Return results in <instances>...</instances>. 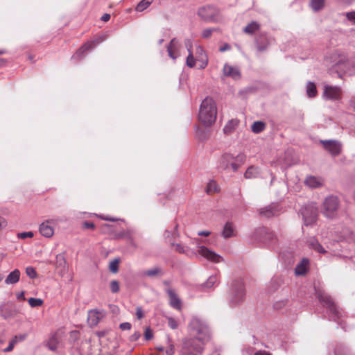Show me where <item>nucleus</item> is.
<instances>
[{"label":"nucleus","mask_w":355,"mask_h":355,"mask_svg":"<svg viewBox=\"0 0 355 355\" xmlns=\"http://www.w3.org/2000/svg\"><path fill=\"white\" fill-rule=\"evenodd\" d=\"M213 29L211 28H207V29H205L202 33V36L204 37V38H208L211 36L212 32H213Z\"/></svg>","instance_id":"nucleus-56"},{"label":"nucleus","mask_w":355,"mask_h":355,"mask_svg":"<svg viewBox=\"0 0 355 355\" xmlns=\"http://www.w3.org/2000/svg\"><path fill=\"white\" fill-rule=\"evenodd\" d=\"M132 230L128 229L126 230L121 231L115 234L116 239L125 238L128 240H132Z\"/></svg>","instance_id":"nucleus-36"},{"label":"nucleus","mask_w":355,"mask_h":355,"mask_svg":"<svg viewBox=\"0 0 355 355\" xmlns=\"http://www.w3.org/2000/svg\"><path fill=\"white\" fill-rule=\"evenodd\" d=\"M198 252L202 257L215 263H218L222 260V257L219 254L203 245L199 246Z\"/></svg>","instance_id":"nucleus-17"},{"label":"nucleus","mask_w":355,"mask_h":355,"mask_svg":"<svg viewBox=\"0 0 355 355\" xmlns=\"http://www.w3.org/2000/svg\"><path fill=\"white\" fill-rule=\"evenodd\" d=\"M119 263V259H114L110 263L109 269L112 272L116 273L118 272Z\"/></svg>","instance_id":"nucleus-41"},{"label":"nucleus","mask_w":355,"mask_h":355,"mask_svg":"<svg viewBox=\"0 0 355 355\" xmlns=\"http://www.w3.org/2000/svg\"><path fill=\"white\" fill-rule=\"evenodd\" d=\"M58 340L55 338V336H52L49 339L47 346L50 350L55 352L58 349Z\"/></svg>","instance_id":"nucleus-40"},{"label":"nucleus","mask_w":355,"mask_h":355,"mask_svg":"<svg viewBox=\"0 0 355 355\" xmlns=\"http://www.w3.org/2000/svg\"><path fill=\"white\" fill-rule=\"evenodd\" d=\"M49 220L42 223L39 227L40 234L46 237H51L54 234L53 228L49 224Z\"/></svg>","instance_id":"nucleus-22"},{"label":"nucleus","mask_w":355,"mask_h":355,"mask_svg":"<svg viewBox=\"0 0 355 355\" xmlns=\"http://www.w3.org/2000/svg\"><path fill=\"white\" fill-rule=\"evenodd\" d=\"M172 245L174 246L175 251L180 252V253H185L186 250L184 249V247L180 243H172Z\"/></svg>","instance_id":"nucleus-50"},{"label":"nucleus","mask_w":355,"mask_h":355,"mask_svg":"<svg viewBox=\"0 0 355 355\" xmlns=\"http://www.w3.org/2000/svg\"><path fill=\"white\" fill-rule=\"evenodd\" d=\"M188 331L192 337L198 338L201 342L209 341L211 338L210 329L203 319L193 317L188 324Z\"/></svg>","instance_id":"nucleus-2"},{"label":"nucleus","mask_w":355,"mask_h":355,"mask_svg":"<svg viewBox=\"0 0 355 355\" xmlns=\"http://www.w3.org/2000/svg\"><path fill=\"white\" fill-rule=\"evenodd\" d=\"M18 341V338L17 336H15L10 342H9V344H8V346L5 348L3 349V351L5 352H10L13 349L14 347H15V345L17 343Z\"/></svg>","instance_id":"nucleus-44"},{"label":"nucleus","mask_w":355,"mask_h":355,"mask_svg":"<svg viewBox=\"0 0 355 355\" xmlns=\"http://www.w3.org/2000/svg\"><path fill=\"white\" fill-rule=\"evenodd\" d=\"M184 45L189 53L192 52L193 44L190 39L187 38L184 40Z\"/></svg>","instance_id":"nucleus-51"},{"label":"nucleus","mask_w":355,"mask_h":355,"mask_svg":"<svg viewBox=\"0 0 355 355\" xmlns=\"http://www.w3.org/2000/svg\"><path fill=\"white\" fill-rule=\"evenodd\" d=\"M234 157L228 153L223 154L218 160L217 168L220 171H225L229 169L230 166L232 168L233 171H236L239 165L234 162Z\"/></svg>","instance_id":"nucleus-9"},{"label":"nucleus","mask_w":355,"mask_h":355,"mask_svg":"<svg viewBox=\"0 0 355 355\" xmlns=\"http://www.w3.org/2000/svg\"><path fill=\"white\" fill-rule=\"evenodd\" d=\"M101 218L103 219V220H107V221H117L119 220V219L116 218H113V217H109V216H101Z\"/></svg>","instance_id":"nucleus-62"},{"label":"nucleus","mask_w":355,"mask_h":355,"mask_svg":"<svg viewBox=\"0 0 355 355\" xmlns=\"http://www.w3.org/2000/svg\"><path fill=\"white\" fill-rule=\"evenodd\" d=\"M100 320V313L95 310H92L88 314V321L91 325H96Z\"/></svg>","instance_id":"nucleus-32"},{"label":"nucleus","mask_w":355,"mask_h":355,"mask_svg":"<svg viewBox=\"0 0 355 355\" xmlns=\"http://www.w3.org/2000/svg\"><path fill=\"white\" fill-rule=\"evenodd\" d=\"M239 121L237 119L230 120L224 126L223 132L225 134L232 133L235 130V128L237 127V125H239Z\"/></svg>","instance_id":"nucleus-30"},{"label":"nucleus","mask_w":355,"mask_h":355,"mask_svg":"<svg viewBox=\"0 0 355 355\" xmlns=\"http://www.w3.org/2000/svg\"><path fill=\"white\" fill-rule=\"evenodd\" d=\"M304 182L309 188L315 189L322 186L323 180L319 177L309 175L306 177Z\"/></svg>","instance_id":"nucleus-20"},{"label":"nucleus","mask_w":355,"mask_h":355,"mask_svg":"<svg viewBox=\"0 0 355 355\" xmlns=\"http://www.w3.org/2000/svg\"><path fill=\"white\" fill-rule=\"evenodd\" d=\"M217 107L215 101L211 97H206L200 103L198 119L202 123L209 126L216 121Z\"/></svg>","instance_id":"nucleus-1"},{"label":"nucleus","mask_w":355,"mask_h":355,"mask_svg":"<svg viewBox=\"0 0 355 355\" xmlns=\"http://www.w3.org/2000/svg\"><path fill=\"white\" fill-rule=\"evenodd\" d=\"M140 336H141L140 333L139 331H136L131 336L130 340L136 341L139 338Z\"/></svg>","instance_id":"nucleus-61"},{"label":"nucleus","mask_w":355,"mask_h":355,"mask_svg":"<svg viewBox=\"0 0 355 355\" xmlns=\"http://www.w3.org/2000/svg\"><path fill=\"white\" fill-rule=\"evenodd\" d=\"M345 15L347 19L351 21L352 25H355V11L346 12Z\"/></svg>","instance_id":"nucleus-48"},{"label":"nucleus","mask_w":355,"mask_h":355,"mask_svg":"<svg viewBox=\"0 0 355 355\" xmlns=\"http://www.w3.org/2000/svg\"><path fill=\"white\" fill-rule=\"evenodd\" d=\"M20 277V272L18 269H15L8 274L5 279L6 284H14L19 282Z\"/></svg>","instance_id":"nucleus-25"},{"label":"nucleus","mask_w":355,"mask_h":355,"mask_svg":"<svg viewBox=\"0 0 355 355\" xmlns=\"http://www.w3.org/2000/svg\"><path fill=\"white\" fill-rule=\"evenodd\" d=\"M7 226V221L5 218L0 216V231Z\"/></svg>","instance_id":"nucleus-59"},{"label":"nucleus","mask_w":355,"mask_h":355,"mask_svg":"<svg viewBox=\"0 0 355 355\" xmlns=\"http://www.w3.org/2000/svg\"><path fill=\"white\" fill-rule=\"evenodd\" d=\"M162 269L159 267H154L148 270H143L140 272V277H149L150 279H154L158 276L162 275Z\"/></svg>","instance_id":"nucleus-21"},{"label":"nucleus","mask_w":355,"mask_h":355,"mask_svg":"<svg viewBox=\"0 0 355 355\" xmlns=\"http://www.w3.org/2000/svg\"><path fill=\"white\" fill-rule=\"evenodd\" d=\"M218 281V277L216 275H212L208 277L205 282L200 285V290L205 291L212 288Z\"/></svg>","instance_id":"nucleus-24"},{"label":"nucleus","mask_w":355,"mask_h":355,"mask_svg":"<svg viewBox=\"0 0 355 355\" xmlns=\"http://www.w3.org/2000/svg\"><path fill=\"white\" fill-rule=\"evenodd\" d=\"M260 174V170L258 167L251 166L248 168L245 173H244V176L247 179L256 178Z\"/></svg>","instance_id":"nucleus-28"},{"label":"nucleus","mask_w":355,"mask_h":355,"mask_svg":"<svg viewBox=\"0 0 355 355\" xmlns=\"http://www.w3.org/2000/svg\"><path fill=\"white\" fill-rule=\"evenodd\" d=\"M219 191L217 183L214 180H211L207 184V193H211L214 192H217Z\"/></svg>","instance_id":"nucleus-39"},{"label":"nucleus","mask_w":355,"mask_h":355,"mask_svg":"<svg viewBox=\"0 0 355 355\" xmlns=\"http://www.w3.org/2000/svg\"><path fill=\"white\" fill-rule=\"evenodd\" d=\"M222 235L225 239L234 236V228L232 223H226V224L224 226Z\"/></svg>","instance_id":"nucleus-31"},{"label":"nucleus","mask_w":355,"mask_h":355,"mask_svg":"<svg viewBox=\"0 0 355 355\" xmlns=\"http://www.w3.org/2000/svg\"><path fill=\"white\" fill-rule=\"evenodd\" d=\"M324 0H311L310 6L314 11H318L324 7Z\"/></svg>","instance_id":"nucleus-37"},{"label":"nucleus","mask_w":355,"mask_h":355,"mask_svg":"<svg viewBox=\"0 0 355 355\" xmlns=\"http://www.w3.org/2000/svg\"><path fill=\"white\" fill-rule=\"evenodd\" d=\"M218 12V9L213 6H202L198 11L199 17L204 21H214Z\"/></svg>","instance_id":"nucleus-13"},{"label":"nucleus","mask_w":355,"mask_h":355,"mask_svg":"<svg viewBox=\"0 0 355 355\" xmlns=\"http://www.w3.org/2000/svg\"><path fill=\"white\" fill-rule=\"evenodd\" d=\"M166 292L169 296L170 305L172 307L180 310L181 309V301L175 292L171 288H167Z\"/></svg>","instance_id":"nucleus-19"},{"label":"nucleus","mask_w":355,"mask_h":355,"mask_svg":"<svg viewBox=\"0 0 355 355\" xmlns=\"http://www.w3.org/2000/svg\"><path fill=\"white\" fill-rule=\"evenodd\" d=\"M119 283L116 280H112L110 282V290L112 293H116L119 291Z\"/></svg>","instance_id":"nucleus-45"},{"label":"nucleus","mask_w":355,"mask_h":355,"mask_svg":"<svg viewBox=\"0 0 355 355\" xmlns=\"http://www.w3.org/2000/svg\"><path fill=\"white\" fill-rule=\"evenodd\" d=\"M309 245L313 250L318 253L324 254L327 252L323 246L314 238L310 239L309 241Z\"/></svg>","instance_id":"nucleus-27"},{"label":"nucleus","mask_w":355,"mask_h":355,"mask_svg":"<svg viewBox=\"0 0 355 355\" xmlns=\"http://www.w3.org/2000/svg\"><path fill=\"white\" fill-rule=\"evenodd\" d=\"M300 211L304 225H312L315 223L318 217V207L315 202H309L304 205Z\"/></svg>","instance_id":"nucleus-7"},{"label":"nucleus","mask_w":355,"mask_h":355,"mask_svg":"<svg viewBox=\"0 0 355 355\" xmlns=\"http://www.w3.org/2000/svg\"><path fill=\"white\" fill-rule=\"evenodd\" d=\"M223 71L225 76L230 77L234 80H238L241 78L239 69L228 64L224 65Z\"/></svg>","instance_id":"nucleus-18"},{"label":"nucleus","mask_w":355,"mask_h":355,"mask_svg":"<svg viewBox=\"0 0 355 355\" xmlns=\"http://www.w3.org/2000/svg\"><path fill=\"white\" fill-rule=\"evenodd\" d=\"M26 275L31 279H35L37 277V272L34 268L28 266L26 268Z\"/></svg>","instance_id":"nucleus-46"},{"label":"nucleus","mask_w":355,"mask_h":355,"mask_svg":"<svg viewBox=\"0 0 355 355\" xmlns=\"http://www.w3.org/2000/svg\"><path fill=\"white\" fill-rule=\"evenodd\" d=\"M261 214L266 217H270L278 214V211L275 209L274 205H270L261 209Z\"/></svg>","instance_id":"nucleus-34"},{"label":"nucleus","mask_w":355,"mask_h":355,"mask_svg":"<svg viewBox=\"0 0 355 355\" xmlns=\"http://www.w3.org/2000/svg\"><path fill=\"white\" fill-rule=\"evenodd\" d=\"M231 49V46L225 43L223 46H221L219 49V51L220 52H225L226 51H228Z\"/></svg>","instance_id":"nucleus-60"},{"label":"nucleus","mask_w":355,"mask_h":355,"mask_svg":"<svg viewBox=\"0 0 355 355\" xmlns=\"http://www.w3.org/2000/svg\"><path fill=\"white\" fill-rule=\"evenodd\" d=\"M112 226L108 224H104L102 225V231L104 232H107Z\"/></svg>","instance_id":"nucleus-64"},{"label":"nucleus","mask_w":355,"mask_h":355,"mask_svg":"<svg viewBox=\"0 0 355 355\" xmlns=\"http://www.w3.org/2000/svg\"><path fill=\"white\" fill-rule=\"evenodd\" d=\"M153 332L150 328H146L144 332V337L146 340H150L153 338Z\"/></svg>","instance_id":"nucleus-55"},{"label":"nucleus","mask_w":355,"mask_h":355,"mask_svg":"<svg viewBox=\"0 0 355 355\" xmlns=\"http://www.w3.org/2000/svg\"><path fill=\"white\" fill-rule=\"evenodd\" d=\"M286 303H287V300H282V301H279V302H276L274 304V308L276 309H279L282 306H285L286 304Z\"/></svg>","instance_id":"nucleus-52"},{"label":"nucleus","mask_w":355,"mask_h":355,"mask_svg":"<svg viewBox=\"0 0 355 355\" xmlns=\"http://www.w3.org/2000/svg\"><path fill=\"white\" fill-rule=\"evenodd\" d=\"M34 234L33 232H24L17 234V238L25 239L26 238H32L33 237Z\"/></svg>","instance_id":"nucleus-47"},{"label":"nucleus","mask_w":355,"mask_h":355,"mask_svg":"<svg viewBox=\"0 0 355 355\" xmlns=\"http://www.w3.org/2000/svg\"><path fill=\"white\" fill-rule=\"evenodd\" d=\"M131 327H132L131 324L128 322L121 323L119 325L120 329L123 331L130 330L131 329Z\"/></svg>","instance_id":"nucleus-54"},{"label":"nucleus","mask_w":355,"mask_h":355,"mask_svg":"<svg viewBox=\"0 0 355 355\" xmlns=\"http://www.w3.org/2000/svg\"><path fill=\"white\" fill-rule=\"evenodd\" d=\"M320 142L323 145L324 149L333 156L338 155L341 152V144L337 140H320Z\"/></svg>","instance_id":"nucleus-16"},{"label":"nucleus","mask_w":355,"mask_h":355,"mask_svg":"<svg viewBox=\"0 0 355 355\" xmlns=\"http://www.w3.org/2000/svg\"><path fill=\"white\" fill-rule=\"evenodd\" d=\"M186 64L190 68H192L195 66V59L193 55V52L189 53V55L186 59Z\"/></svg>","instance_id":"nucleus-43"},{"label":"nucleus","mask_w":355,"mask_h":355,"mask_svg":"<svg viewBox=\"0 0 355 355\" xmlns=\"http://www.w3.org/2000/svg\"><path fill=\"white\" fill-rule=\"evenodd\" d=\"M355 73V63L349 60L348 58L346 60L339 65L334 71V74H336L339 78H342L343 75L347 74L349 76Z\"/></svg>","instance_id":"nucleus-11"},{"label":"nucleus","mask_w":355,"mask_h":355,"mask_svg":"<svg viewBox=\"0 0 355 355\" xmlns=\"http://www.w3.org/2000/svg\"><path fill=\"white\" fill-rule=\"evenodd\" d=\"M275 234L273 232H268L265 228H259L256 230L254 239L259 242L266 243L268 245L273 242Z\"/></svg>","instance_id":"nucleus-15"},{"label":"nucleus","mask_w":355,"mask_h":355,"mask_svg":"<svg viewBox=\"0 0 355 355\" xmlns=\"http://www.w3.org/2000/svg\"><path fill=\"white\" fill-rule=\"evenodd\" d=\"M342 90L338 86L324 85L322 96L325 100L337 101L341 98Z\"/></svg>","instance_id":"nucleus-10"},{"label":"nucleus","mask_w":355,"mask_h":355,"mask_svg":"<svg viewBox=\"0 0 355 355\" xmlns=\"http://www.w3.org/2000/svg\"><path fill=\"white\" fill-rule=\"evenodd\" d=\"M245 288L241 279H234L231 284L229 293V304L231 306L239 305L244 301Z\"/></svg>","instance_id":"nucleus-4"},{"label":"nucleus","mask_w":355,"mask_h":355,"mask_svg":"<svg viewBox=\"0 0 355 355\" xmlns=\"http://www.w3.org/2000/svg\"><path fill=\"white\" fill-rule=\"evenodd\" d=\"M207 342H201L195 337L186 338L182 342V352L184 355H201Z\"/></svg>","instance_id":"nucleus-6"},{"label":"nucleus","mask_w":355,"mask_h":355,"mask_svg":"<svg viewBox=\"0 0 355 355\" xmlns=\"http://www.w3.org/2000/svg\"><path fill=\"white\" fill-rule=\"evenodd\" d=\"M105 40V37L103 36L99 37L94 41H90L85 43L71 57V59H82L85 57V52L86 51L92 50L97 44H99L101 42Z\"/></svg>","instance_id":"nucleus-12"},{"label":"nucleus","mask_w":355,"mask_h":355,"mask_svg":"<svg viewBox=\"0 0 355 355\" xmlns=\"http://www.w3.org/2000/svg\"><path fill=\"white\" fill-rule=\"evenodd\" d=\"M309 264V260L307 258L302 259L295 268V275L297 276L305 275L308 270Z\"/></svg>","instance_id":"nucleus-23"},{"label":"nucleus","mask_w":355,"mask_h":355,"mask_svg":"<svg viewBox=\"0 0 355 355\" xmlns=\"http://www.w3.org/2000/svg\"><path fill=\"white\" fill-rule=\"evenodd\" d=\"M306 92L309 98L315 97L317 94L315 84L313 82L309 81L306 85Z\"/></svg>","instance_id":"nucleus-33"},{"label":"nucleus","mask_w":355,"mask_h":355,"mask_svg":"<svg viewBox=\"0 0 355 355\" xmlns=\"http://www.w3.org/2000/svg\"><path fill=\"white\" fill-rule=\"evenodd\" d=\"M254 355H271V354L265 350H258L255 352Z\"/></svg>","instance_id":"nucleus-63"},{"label":"nucleus","mask_w":355,"mask_h":355,"mask_svg":"<svg viewBox=\"0 0 355 355\" xmlns=\"http://www.w3.org/2000/svg\"><path fill=\"white\" fill-rule=\"evenodd\" d=\"M266 128V124L260 121H257L253 123L252 125L251 129L254 133H260L261 132Z\"/></svg>","instance_id":"nucleus-35"},{"label":"nucleus","mask_w":355,"mask_h":355,"mask_svg":"<svg viewBox=\"0 0 355 355\" xmlns=\"http://www.w3.org/2000/svg\"><path fill=\"white\" fill-rule=\"evenodd\" d=\"M55 267L59 270L60 273L66 270L67 261L63 254H59L56 256Z\"/></svg>","instance_id":"nucleus-26"},{"label":"nucleus","mask_w":355,"mask_h":355,"mask_svg":"<svg viewBox=\"0 0 355 355\" xmlns=\"http://www.w3.org/2000/svg\"><path fill=\"white\" fill-rule=\"evenodd\" d=\"M166 353L168 355H173L175 353V348L173 345H170V346L166 349Z\"/></svg>","instance_id":"nucleus-58"},{"label":"nucleus","mask_w":355,"mask_h":355,"mask_svg":"<svg viewBox=\"0 0 355 355\" xmlns=\"http://www.w3.org/2000/svg\"><path fill=\"white\" fill-rule=\"evenodd\" d=\"M318 297L322 306L326 308L329 320L338 321V323L341 324L339 320H341L342 314L331 298L324 292H318Z\"/></svg>","instance_id":"nucleus-3"},{"label":"nucleus","mask_w":355,"mask_h":355,"mask_svg":"<svg viewBox=\"0 0 355 355\" xmlns=\"http://www.w3.org/2000/svg\"><path fill=\"white\" fill-rule=\"evenodd\" d=\"M182 49V44L177 38H173L167 46L168 56L173 60L181 55Z\"/></svg>","instance_id":"nucleus-14"},{"label":"nucleus","mask_w":355,"mask_h":355,"mask_svg":"<svg viewBox=\"0 0 355 355\" xmlns=\"http://www.w3.org/2000/svg\"><path fill=\"white\" fill-rule=\"evenodd\" d=\"M178 225H175L174 230L173 231L166 230L164 233V236L166 238H169L170 236H173L175 234H176Z\"/></svg>","instance_id":"nucleus-53"},{"label":"nucleus","mask_w":355,"mask_h":355,"mask_svg":"<svg viewBox=\"0 0 355 355\" xmlns=\"http://www.w3.org/2000/svg\"><path fill=\"white\" fill-rule=\"evenodd\" d=\"M347 56L343 52L336 51L325 58V64L328 68V71L330 74L334 75V71L341 64L344 60H346Z\"/></svg>","instance_id":"nucleus-8"},{"label":"nucleus","mask_w":355,"mask_h":355,"mask_svg":"<svg viewBox=\"0 0 355 355\" xmlns=\"http://www.w3.org/2000/svg\"><path fill=\"white\" fill-rule=\"evenodd\" d=\"M259 24L257 21H252L243 28V31L247 34L252 35L259 31Z\"/></svg>","instance_id":"nucleus-29"},{"label":"nucleus","mask_w":355,"mask_h":355,"mask_svg":"<svg viewBox=\"0 0 355 355\" xmlns=\"http://www.w3.org/2000/svg\"><path fill=\"white\" fill-rule=\"evenodd\" d=\"M28 304L31 307L40 306L43 304V300L40 298L31 297L28 300Z\"/></svg>","instance_id":"nucleus-42"},{"label":"nucleus","mask_w":355,"mask_h":355,"mask_svg":"<svg viewBox=\"0 0 355 355\" xmlns=\"http://www.w3.org/2000/svg\"><path fill=\"white\" fill-rule=\"evenodd\" d=\"M153 0H142L141 1L136 7L137 12H142L146 10L152 3Z\"/></svg>","instance_id":"nucleus-38"},{"label":"nucleus","mask_w":355,"mask_h":355,"mask_svg":"<svg viewBox=\"0 0 355 355\" xmlns=\"http://www.w3.org/2000/svg\"><path fill=\"white\" fill-rule=\"evenodd\" d=\"M168 325L172 329H175L178 328V322L177 321L171 317L168 318Z\"/></svg>","instance_id":"nucleus-49"},{"label":"nucleus","mask_w":355,"mask_h":355,"mask_svg":"<svg viewBox=\"0 0 355 355\" xmlns=\"http://www.w3.org/2000/svg\"><path fill=\"white\" fill-rule=\"evenodd\" d=\"M136 315L137 319L141 320L144 317L143 310L141 306H137L136 309Z\"/></svg>","instance_id":"nucleus-57"},{"label":"nucleus","mask_w":355,"mask_h":355,"mask_svg":"<svg viewBox=\"0 0 355 355\" xmlns=\"http://www.w3.org/2000/svg\"><path fill=\"white\" fill-rule=\"evenodd\" d=\"M340 207V200L338 196L329 195L327 196L322 204L321 212L327 218H334Z\"/></svg>","instance_id":"nucleus-5"}]
</instances>
